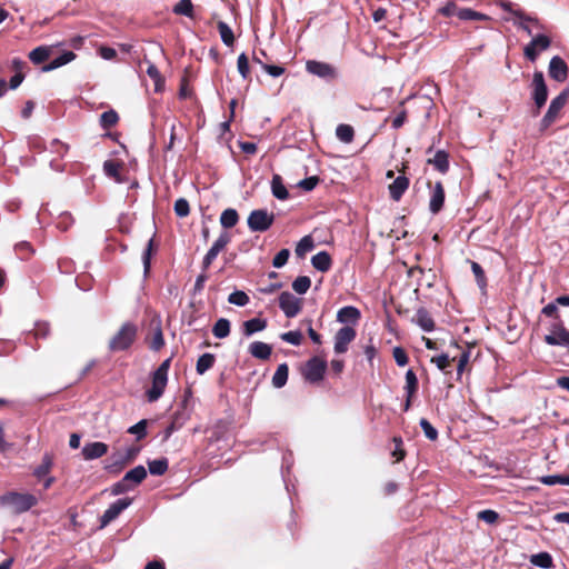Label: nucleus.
<instances>
[{"instance_id": "obj_23", "label": "nucleus", "mask_w": 569, "mask_h": 569, "mask_svg": "<svg viewBox=\"0 0 569 569\" xmlns=\"http://www.w3.org/2000/svg\"><path fill=\"white\" fill-rule=\"evenodd\" d=\"M76 53L72 51H66L56 59L51 60L49 63L42 66L41 71L42 72H49L54 69H58L76 59Z\"/></svg>"}, {"instance_id": "obj_26", "label": "nucleus", "mask_w": 569, "mask_h": 569, "mask_svg": "<svg viewBox=\"0 0 569 569\" xmlns=\"http://www.w3.org/2000/svg\"><path fill=\"white\" fill-rule=\"evenodd\" d=\"M311 263L318 271L327 272L332 266V259L327 251H320L311 258Z\"/></svg>"}, {"instance_id": "obj_4", "label": "nucleus", "mask_w": 569, "mask_h": 569, "mask_svg": "<svg viewBox=\"0 0 569 569\" xmlns=\"http://www.w3.org/2000/svg\"><path fill=\"white\" fill-rule=\"evenodd\" d=\"M0 502L8 506L17 515L30 510L38 503V499L31 493L9 492L0 497Z\"/></svg>"}, {"instance_id": "obj_47", "label": "nucleus", "mask_w": 569, "mask_h": 569, "mask_svg": "<svg viewBox=\"0 0 569 569\" xmlns=\"http://www.w3.org/2000/svg\"><path fill=\"white\" fill-rule=\"evenodd\" d=\"M14 251L21 260H28L34 253L33 247L28 241H21L17 243Z\"/></svg>"}, {"instance_id": "obj_3", "label": "nucleus", "mask_w": 569, "mask_h": 569, "mask_svg": "<svg viewBox=\"0 0 569 569\" xmlns=\"http://www.w3.org/2000/svg\"><path fill=\"white\" fill-rule=\"evenodd\" d=\"M171 358L166 359L152 373L151 387L146 391L149 402L157 401L164 392Z\"/></svg>"}, {"instance_id": "obj_9", "label": "nucleus", "mask_w": 569, "mask_h": 569, "mask_svg": "<svg viewBox=\"0 0 569 569\" xmlns=\"http://www.w3.org/2000/svg\"><path fill=\"white\" fill-rule=\"evenodd\" d=\"M532 99L536 106L533 116H538L548 99V88L541 71H535L532 78Z\"/></svg>"}, {"instance_id": "obj_11", "label": "nucleus", "mask_w": 569, "mask_h": 569, "mask_svg": "<svg viewBox=\"0 0 569 569\" xmlns=\"http://www.w3.org/2000/svg\"><path fill=\"white\" fill-rule=\"evenodd\" d=\"M551 46V38L547 34H537L532 40L523 48V56L531 62L538 59L540 52L546 51Z\"/></svg>"}, {"instance_id": "obj_63", "label": "nucleus", "mask_w": 569, "mask_h": 569, "mask_svg": "<svg viewBox=\"0 0 569 569\" xmlns=\"http://www.w3.org/2000/svg\"><path fill=\"white\" fill-rule=\"evenodd\" d=\"M392 356L399 367H405L409 362L408 355L402 347H395Z\"/></svg>"}, {"instance_id": "obj_25", "label": "nucleus", "mask_w": 569, "mask_h": 569, "mask_svg": "<svg viewBox=\"0 0 569 569\" xmlns=\"http://www.w3.org/2000/svg\"><path fill=\"white\" fill-rule=\"evenodd\" d=\"M123 478L133 489L136 486L140 485L147 478V470L143 466L139 465L133 469L129 470L123 476Z\"/></svg>"}, {"instance_id": "obj_56", "label": "nucleus", "mask_w": 569, "mask_h": 569, "mask_svg": "<svg viewBox=\"0 0 569 569\" xmlns=\"http://www.w3.org/2000/svg\"><path fill=\"white\" fill-rule=\"evenodd\" d=\"M173 209L174 213L180 218H184L190 213L189 202L184 198L176 200Z\"/></svg>"}, {"instance_id": "obj_43", "label": "nucleus", "mask_w": 569, "mask_h": 569, "mask_svg": "<svg viewBox=\"0 0 569 569\" xmlns=\"http://www.w3.org/2000/svg\"><path fill=\"white\" fill-rule=\"evenodd\" d=\"M418 378L412 369H409L406 372V392L409 395V398H412L418 391Z\"/></svg>"}, {"instance_id": "obj_27", "label": "nucleus", "mask_w": 569, "mask_h": 569, "mask_svg": "<svg viewBox=\"0 0 569 569\" xmlns=\"http://www.w3.org/2000/svg\"><path fill=\"white\" fill-rule=\"evenodd\" d=\"M360 311L358 308L347 306L341 308L337 313V320L341 323L352 322L356 323L360 319Z\"/></svg>"}, {"instance_id": "obj_40", "label": "nucleus", "mask_w": 569, "mask_h": 569, "mask_svg": "<svg viewBox=\"0 0 569 569\" xmlns=\"http://www.w3.org/2000/svg\"><path fill=\"white\" fill-rule=\"evenodd\" d=\"M149 471L153 476H162L169 468L167 458L156 459L148 462Z\"/></svg>"}, {"instance_id": "obj_45", "label": "nucleus", "mask_w": 569, "mask_h": 569, "mask_svg": "<svg viewBox=\"0 0 569 569\" xmlns=\"http://www.w3.org/2000/svg\"><path fill=\"white\" fill-rule=\"evenodd\" d=\"M52 463V458L49 455H44L41 463L34 469L33 475L38 479L46 477L51 471Z\"/></svg>"}, {"instance_id": "obj_59", "label": "nucleus", "mask_w": 569, "mask_h": 569, "mask_svg": "<svg viewBox=\"0 0 569 569\" xmlns=\"http://www.w3.org/2000/svg\"><path fill=\"white\" fill-rule=\"evenodd\" d=\"M403 101L400 102V109L397 111L396 117L392 119L391 124L393 129H400L407 121V110L403 108Z\"/></svg>"}, {"instance_id": "obj_30", "label": "nucleus", "mask_w": 569, "mask_h": 569, "mask_svg": "<svg viewBox=\"0 0 569 569\" xmlns=\"http://www.w3.org/2000/svg\"><path fill=\"white\" fill-rule=\"evenodd\" d=\"M50 56L51 47L40 46L30 51L29 59L33 64H41L46 62Z\"/></svg>"}, {"instance_id": "obj_57", "label": "nucleus", "mask_w": 569, "mask_h": 569, "mask_svg": "<svg viewBox=\"0 0 569 569\" xmlns=\"http://www.w3.org/2000/svg\"><path fill=\"white\" fill-rule=\"evenodd\" d=\"M154 250H156L154 241L151 238L148 241L147 248L144 249L143 254H142L143 268H144L146 273L149 272V270H150L151 256L154 252Z\"/></svg>"}, {"instance_id": "obj_61", "label": "nucleus", "mask_w": 569, "mask_h": 569, "mask_svg": "<svg viewBox=\"0 0 569 569\" xmlns=\"http://www.w3.org/2000/svg\"><path fill=\"white\" fill-rule=\"evenodd\" d=\"M451 361L452 359H450L449 356L446 353L431 358V362L436 363V366L445 373H448L447 369L450 367Z\"/></svg>"}, {"instance_id": "obj_58", "label": "nucleus", "mask_w": 569, "mask_h": 569, "mask_svg": "<svg viewBox=\"0 0 569 569\" xmlns=\"http://www.w3.org/2000/svg\"><path fill=\"white\" fill-rule=\"evenodd\" d=\"M281 340L291 343L293 346L301 345L302 333L299 330L288 331L280 335Z\"/></svg>"}, {"instance_id": "obj_31", "label": "nucleus", "mask_w": 569, "mask_h": 569, "mask_svg": "<svg viewBox=\"0 0 569 569\" xmlns=\"http://www.w3.org/2000/svg\"><path fill=\"white\" fill-rule=\"evenodd\" d=\"M271 191L272 194L279 200H286L289 198V192L283 184L282 178L280 174H273L271 180Z\"/></svg>"}, {"instance_id": "obj_55", "label": "nucleus", "mask_w": 569, "mask_h": 569, "mask_svg": "<svg viewBox=\"0 0 569 569\" xmlns=\"http://www.w3.org/2000/svg\"><path fill=\"white\" fill-rule=\"evenodd\" d=\"M420 427L423 430L426 438L431 441H436L438 439L437 429L426 418L420 419Z\"/></svg>"}, {"instance_id": "obj_10", "label": "nucleus", "mask_w": 569, "mask_h": 569, "mask_svg": "<svg viewBox=\"0 0 569 569\" xmlns=\"http://www.w3.org/2000/svg\"><path fill=\"white\" fill-rule=\"evenodd\" d=\"M306 70L310 74L328 82L336 80L339 76L338 69L333 64L318 60H308L306 62Z\"/></svg>"}, {"instance_id": "obj_33", "label": "nucleus", "mask_w": 569, "mask_h": 569, "mask_svg": "<svg viewBox=\"0 0 569 569\" xmlns=\"http://www.w3.org/2000/svg\"><path fill=\"white\" fill-rule=\"evenodd\" d=\"M147 74L153 80L154 82V91L161 92L164 88V78L160 73L157 66L152 62H149L147 68Z\"/></svg>"}, {"instance_id": "obj_17", "label": "nucleus", "mask_w": 569, "mask_h": 569, "mask_svg": "<svg viewBox=\"0 0 569 569\" xmlns=\"http://www.w3.org/2000/svg\"><path fill=\"white\" fill-rule=\"evenodd\" d=\"M549 77L558 82H563L568 78V66L566 61L555 56L549 62Z\"/></svg>"}, {"instance_id": "obj_15", "label": "nucleus", "mask_w": 569, "mask_h": 569, "mask_svg": "<svg viewBox=\"0 0 569 569\" xmlns=\"http://www.w3.org/2000/svg\"><path fill=\"white\" fill-rule=\"evenodd\" d=\"M357 332L352 327L345 326L339 329L335 336V352L339 355L347 352L349 343L355 340Z\"/></svg>"}, {"instance_id": "obj_19", "label": "nucleus", "mask_w": 569, "mask_h": 569, "mask_svg": "<svg viewBox=\"0 0 569 569\" xmlns=\"http://www.w3.org/2000/svg\"><path fill=\"white\" fill-rule=\"evenodd\" d=\"M108 445L104 442L96 441L86 443L82 448V456L86 460L101 458L108 452Z\"/></svg>"}, {"instance_id": "obj_35", "label": "nucleus", "mask_w": 569, "mask_h": 569, "mask_svg": "<svg viewBox=\"0 0 569 569\" xmlns=\"http://www.w3.org/2000/svg\"><path fill=\"white\" fill-rule=\"evenodd\" d=\"M239 221V214L236 209L228 208L222 211L220 216V223L223 228L230 229L234 227Z\"/></svg>"}, {"instance_id": "obj_14", "label": "nucleus", "mask_w": 569, "mask_h": 569, "mask_svg": "<svg viewBox=\"0 0 569 569\" xmlns=\"http://www.w3.org/2000/svg\"><path fill=\"white\" fill-rule=\"evenodd\" d=\"M132 498H122L118 499L113 503L109 506V508L103 512V515L100 517V527L104 528L108 526L111 521L117 519L119 515L127 509L132 503Z\"/></svg>"}, {"instance_id": "obj_28", "label": "nucleus", "mask_w": 569, "mask_h": 569, "mask_svg": "<svg viewBox=\"0 0 569 569\" xmlns=\"http://www.w3.org/2000/svg\"><path fill=\"white\" fill-rule=\"evenodd\" d=\"M267 320L262 318H252L247 320L242 325V332L244 336L249 337L256 332L262 331L267 328Z\"/></svg>"}, {"instance_id": "obj_39", "label": "nucleus", "mask_w": 569, "mask_h": 569, "mask_svg": "<svg viewBox=\"0 0 569 569\" xmlns=\"http://www.w3.org/2000/svg\"><path fill=\"white\" fill-rule=\"evenodd\" d=\"M212 333L216 338L223 339L230 335V321L226 318L217 320L212 328Z\"/></svg>"}, {"instance_id": "obj_50", "label": "nucleus", "mask_w": 569, "mask_h": 569, "mask_svg": "<svg viewBox=\"0 0 569 569\" xmlns=\"http://www.w3.org/2000/svg\"><path fill=\"white\" fill-rule=\"evenodd\" d=\"M471 270L475 274L476 281L480 288H486L487 277L482 267L476 261H469Z\"/></svg>"}, {"instance_id": "obj_51", "label": "nucleus", "mask_w": 569, "mask_h": 569, "mask_svg": "<svg viewBox=\"0 0 569 569\" xmlns=\"http://www.w3.org/2000/svg\"><path fill=\"white\" fill-rule=\"evenodd\" d=\"M228 302L239 307H243L249 302V296L244 291L236 290L229 295Z\"/></svg>"}, {"instance_id": "obj_12", "label": "nucleus", "mask_w": 569, "mask_h": 569, "mask_svg": "<svg viewBox=\"0 0 569 569\" xmlns=\"http://www.w3.org/2000/svg\"><path fill=\"white\" fill-rule=\"evenodd\" d=\"M279 308L287 318H295L302 309V299L297 298L289 291H283L279 296Z\"/></svg>"}, {"instance_id": "obj_16", "label": "nucleus", "mask_w": 569, "mask_h": 569, "mask_svg": "<svg viewBox=\"0 0 569 569\" xmlns=\"http://www.w3.org/2000/svg\"><path fill=\"white\" fill-rule=\"evenodd\" d=\"M151 332L147 336L146 341L153 351H159L164 346V338L160 320H152L150 323Z\"/></svg>"}, {"instance_id": "obj_20", "label": "nucleus", "mask_w": 569, "mask_h": 569, "mask_svg": "<svg viewBox=\"0 0 569 569\" xmlns=\"http://www.w3.org/2000/svg\"><path fill=\"white\" fill-rule=\"evenodd\" d=\"M412 320L422 330H425L427 332L435 330V327H436L435 320L432 319L430 312L423 307H421L417 310Z\"/></svg>"}, {"instance_id": "obj_7", "label": "nucleus", "mask_w": 569, "mask_h": 569, "mask_svg": "<svg viewBox=\"0 0 569 569\" xmlns=\"http://www.w3.org/2000/svg\"><path fill=\"white\" fill-rule=\"evenodd\" d=\"M274 222V214L266 209H256L250 212L247 219L249 229L252 232H264Z\"/></svg>"}, {"instance_id": "obj_48", "label": "nucleus", "mask_w": 569, "mask_h": 569, "mask_svg": "<svg viewBox=\"0 0 569 569\" xmlns=\"http://www.w3.org/2000/svg\"><path fill=\"white\" fill-rule=\"evenodd\" d=\"M310 286L311 280L307 276H299L292 282V289L299 295H305L310 289Z\"/></svg>"}, {"instance_id": "obj_22", "label": "nucleus", "mask_w": 569, "mask_h": 569, "mask_svg": "<svg viewBox=\"0 0 569 569\" xmlns=\"http://www.w3.org/2000/svg\"><path fill=\"white\" fill-rule=\"evenodd\" d=\"M428 164H432L440 173H447L449 170V153L445 150H438L433 158L427 160Z\"/></svg>"}, {"instance_id": "obj_37", "label": "nucleus", "mask_w": 569, "mask_h": 569, "mask_svg": "<svg viewBox=\"0 0 569 569\" xmlns=\"http://www.w3.org/2000/svg\"><path fill=\"white\" fill-rule=\"evenodd\" d=\"M337 138L343 143H351L355 139V130L350 124L341 123L336 129Z\"/></svg>"}, {"instance_id": "obj_52", "label": "nucleus", "mask_w": 569, "mask_h": 569, "mask_svg": "<svg viewBox=\"0 0 569 569\" xmlns=\"http://www.w3.org/2000/svg\"><path fill=\"white\" fill-rule=\"evenodd\" d=\"M477 519L488 525H496L499 520V513L495 510L486 509L477 513Z\"/></svg>"}, {"instance_id": "obj_2", "label": "nucleus", "mask_w": 569, "mask_h": 569, "mask_svg": "<svg viewBox=\"0 0 569 569\" xmlns=\"http://www.w3.org/2000/svg\"><path fill=\"white\" fill-rule=\"evenodd\" d=\"M138 338V326L131 321L123 322L118 331L110 338L108 349L111 352L129 350Z\"/></svg>"}, {"instance_id": "obj_44", "label": "nucleus", "mask_w": 569, "mask_h": 569, "mask_svg": "<svg viewBox=\"0 0 569 569\" xmlns=\"http://www.w3.org/2000/svg\"><path fill=\"white\" fill-rule=\"evenodd\" d=\"M111 462L108 463L104 469L110 473H119L127 465H129L122 457L121 453L113 455Z\"/></svg>"}, {"instance_id": "obj_42", "label": "nucleus", "mask_w": 569, "mask_h": 569, "mask_svg": "<svg viewBox=\"0 0 569 569\" xmlns=\"http://www.w3.org/2000/svg\"><path fill=\"white\" fill-rule=\"evenodd\" d=\"M173 13L193 18V3L191 0H180L173 7Z\"/></svg>"}, {"instance_id": "obj_41", "label": "nucleus", "mask_w": 569, "mask_h": 569, "mask_svg": "<svg viewBox=\"0 0 569 569\" xmlns=\"http://www.w3.org/2000/svg\"><path fill=\"white\" fill-rule=\"evenodd\" d=\"M217 28L220 33L222 42L228 47L233 46L234 34L231 28L224 21H219L217 23Z\"/></svg>"}, {"instance_id": "obj_49", "label": "nucleus", "mask_w": 569, "mask_h": 569, "mask_svg": "<svg viewBox=\"0 0 569 569\" xmlns=\"http://www.w3.org/2000/svg\"><path fill=\"white\" fill-rule=\"evenodd\" d=\"M237 68L243 80H250L249 59L246 53H241L237 60Z\"/></svg>"}, {"instance_id": "obj_54", "label": "nucleus", "mask_w": 569, "mask_h": 569, "mask_svg": "<svg viewBox=\"0 0 569 569\" xmlns=\"http://www.w3.org/2000/svg\"><path fill=\"white\" fill-rule=\"evenodd\" d=\"M148 421L146 419L140 420L138 423L131 426L128 432L137 436V440H141L147 436Z\"/></svg>"}, {"instance_id": "obj_1", "label": "nucleus", "mask_w": 569, "mask_h": 569, "mask_svg": "<svg viewBox=\"0 0 569 569\" xmlns=\"http://www.w3.org/2000/svg\"><path fill=\"white\" fill-rule=\"evenodd\" d=\"M541 315L555 320L549 326V333L543 337V341L548 346L566 348L567 353L569 355V330L560 318L557 301L555 300L546 305L541 309Z\"/></svg>"}, {"instance_id": "obj_5", "label": "nucleus", "mask_w": 569, "mask_h": 569, "mask_svg": "<svg viewBox=\"0 0 569 569\" xmlns=\"http://www.w3.org/2000/svg\"><path fill=\"white\" fill-rule=\"evenodd\" d=\"M438 14L443 17H452L457 16L462 21H480V20H489L490 18L481 12L475 11L470 8H459L458 4L449 0L447 3L438 9Z\"/></svg>"}, {"instance_id": "obj_6", "label": "nucleus", "mask_w": 569, "mask_h": 569, "mask_svg": "<svg viewBox=\"0 0 569 569\" xmlns=\"http://www.w3.org/2000/svg\"><path fill=\"white\" fill-rule=\"evenodd\" d=\"M569 93L567 90L561 91L556 98H553L549 104V108L540 121V131H546L551 124H553L560 116V111L568 101Z\"/></svg>"}, {"instance_id": "obj_32", "label": "nucleus", "mask_w": 569, "mask_h": 569, "mask_svg": "<svg viewBox=\"0 0 569 569\" xmlns=\"http://www.w3.org/2000/svg\"><path fill=\"white\" fill-rule=\"evenodd\" d=\"M216 362V356L213 353H203L201 355L196 363V371L198 375L202 376L208 370H210Z\"/></svg>"}, {"instance_id": "obj_62", "label": "nucleus", "mask_w": 569, "mask_h": 569, "mask_svg": "<svg viewBox=\"0 0 569 569\" xmlns=\"http://www.w3.org/2000/svg\"><path fill=\"white\" fill-rule=\"evenodd\" d=\"M313 248V241L311 237H303L297 244L296 253L299 257H302L307 251H310Z\"/></svg>"}, {"instance_id": "obj_24", "label": "nucleus", "mask_w": 569, "mask_h": 569, "mask_svg": "<svg viewBox=\"0 0 569 569\" xmlns=\"http://www.w3.org/2000/svg\"><path fill=\"white\" fill-rule=\"evenodd\" d=\"M497 4L505 11L513 14L515 17L519 18L520 20H523V21H529V22H532V23H536L538 24L539 20L537 18H533V17H530L528 16L525 11H522L521 9H515L513 8V3L508 1V0H499L497 2Z\"/></svg>"}, {"instance_id": "obj_34", "label": "nucleus", "mask_w": 569, "mask_h": 569, "mask_svg": "<svg viewBox=\"0 0 569 569\" xmlns=\"http://www.w3.org/2000/svg\"><path fill=\"white\" fill-rule=\"evenodd\" d=\"M119 120L120 118L118 112L113 109H110L100 116L99 122L103 130H109L112 127L117 126Z\"/></svg>"}, {"instance_id": "obj_53", "label": "nucleus", "mask_w": 569, "mask_h": 569, "mask_svg": "<svg viewBox=\"0 0 569 569\" xmlns=\"http://www.w3.org/2000/svg\"><path fill=\"white\" fill-rule=\"evenodd\" d=\"M392 441L395 443V449L391 452V456L396 458L395 462H400L406 458V450L403 449V441L401 437H393Z\"/></svg>"}, {"instance_id": "obj_13", "label": "nucleus", "mask_w": 569, "mask_h": 569, "mask_svg": "<svg viewBox=\"0 0 569 569\" xmlns=\"http://www.w3.org/2000/svg\"><path fill=\"white\" fill-rule=\"evenodd\" d=\"M427 184L430 189L429 210L432 214H438L445 206V187L441 181H437L435 184H432L431 181H428Z\"/></svg>"}, {"instance_id": "obj_60", "label": "nucleus", "mask_w": 569, "mask_h": 569, "mask_svg": "<svg viewBox=\"0 0 569 569\" xmlns=\"http://www.w3.org/2000/svg\"><path fill=\"white\" fill-rule=\"evenodd\" d=\"M50 335V325L46 321H40L34 325L33 336L37 339H46Z\"/></svg>"}, {"instance_id": "obj_36", "label": "nucleus", "mask_w": 569, "mask_h": 569, "mask_svg": "<svg viewBox=\"0 0 569 569\" xmlns=\"http://www.w3.org/2000/svg\"><path fill=\"white\" fill-rule=\"evenodd\" d=\"M289 376V367L287 363H281L278 366L273 377H272V385L276 388H282L287 381Z\"/></svg>"}, {"instance_id": "obj_21", "label": "nucleus", "mask_w": 569, "mask_h": 569, "mask_svg": "<svg viewBox=\"0 0 569 569\" xmlns=\"http://www.w3.org/2000/svg\"><path fill=\"white\" fill-rule=\"evenodd\" d=\"M249 353L259 360H268L272 353V347L262 341H253L249 346Z\"/></svg>"}, {"instance_id": "obj_38", "label": "nucleus", "mask_w": 569, "mask_h": 569, "mask_svg": "<svg viewBox=\"0 0 569 569\" xmlns=\"http://www.w3.org/2000/svg\"><path fill=\"white\" fill-rule=\"evenodd\" d=\"M530 562L533 566L540 567V568H551L553 566V560L550 553L542 551L536 555H532L530 557Z\"/></svg>"}, {"instance_id": "obj_46", "label": "nucleus", "mask_w": 569, "mask_h": 569, "mask_svg": "<svg viewBox=\"0 0 569 569\" xmlns=\"http://www.w3.org/2000/svg\"><path fill=\"white\" fill-rule=\"evenodd\" d=\"M470 356H471V347H468L467 350H463L459 357H453L452 358V361H455L456 359L458 360V363H457V375H458V379H460L461 375L463 373V371L466 370L468 363H469V360H470Z\"/></svg>"}, {"instance_id": "obj_8", "label": "nucleus", "mask_w": 569, "mask_h": 569, "mask_svg": "<svg viewBox=\"0 0 569 569\" xmlns=\"http://www.w3.org/2000/svg\"><path fill=\"white\" fill-rule=\"evenodd\" d=\"M327 367V361L325 359L315 356L306 362L302 369V376L306 381L310 383H318L322 381Z\"/></svg>"}, {"instance_id": "obj_29", "label": "nucleus", "mask_w": 569, "mask_h": 569, "mask_svg": "<svg viewBox=\"0 0 569 569\" xmlns=\"http://www.w3.org/2000/svg\"><path fill=\"white\" fill-rule=\"evenodd\" d=\"M123 168V162L116 160H107L103 162V171L109 177L112 178L117 182H122V178L120 176V171Z\"/></svg>"}, {"instance_id": "obj_18", "label": "nucleus", "mask_w": 569, "mask_h": 569, "mask_svg": "<svg viewBox=\"0 0 569 569\" xmlns=\"http://www.w3.org/2000/svg\"><path fill=\"white\" fill-rule=\"evenodd\" d=\"M409 184H410V180L406 176L402 174V176L397 177L393 180V182L390 183L388 187L390 198L393 201H397V202L400 201V199L402 198L405 192L408 190Z\"/></svg>"}, {"instance_id": "obj_64", "label": "nucleus", "mask_w": 569, "mask_h": 569, "mask_svg": "<svg viewBox=\"0 0 569 569\" xmlns=\"http://www.w3.org/2000/svg\"><path fill=\"white\" fill-rule=\"evenodd\" d=\"M290 257V251L289 249H281L274 257H273V260H272V266L274 268H281L283 267L287 262H288V259Z\"/></svg>"}]
</instances>
